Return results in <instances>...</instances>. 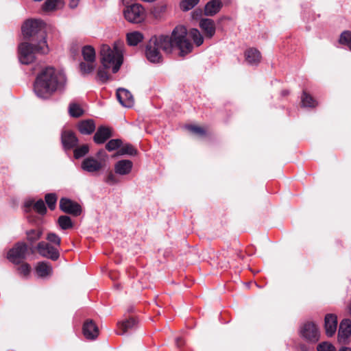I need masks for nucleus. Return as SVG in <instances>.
Returning a JSON list of instances; mask_svg holds the SVG:
<instances>
[{"instance_id":"obj_1","label":"nucleus","mask_w":351,"mask_h":351,"mask_svg":"<svg viewBox=\"0 0 351 351\" xmlns=\"http://www.w3.org/2000/svg\"><path fill=\"white\" fill-rule=\"evenodd\" d=\"M186 34V28L183 25H178L174 28L171 36H153L146 46L145 56L147 60L151 62L158 63L162 58L161 51L170 53L175 47L180 50V56L191 52L193 45L185 39Z\"/></svg>"},{"instance_id":"obj_2","label":"nucleus","mask_w":351,"mask_h":351,"mask_svg":"<svg viewBox=\"0 0 351 351\" xmlns=\"http://www.w3.org/2000/svg\"><path fill=\"white\" fill-rule=\"evenodd\" d=\"M66 83V77L62 71L48 66L37 76L34 90L37 97L48 99L56 91L64 88Z\"/></svg>"},{"instance_id":"obj_3","label":"nucleus","mask_w":351,"mask_h":351,"mask_svg":"<svg viewBox=\"0 0 351 351\" xmlns=\"http://www.w3.org/2000/svg\"><path fill=\"white\" fill-rule=\"evenodd\" d=\"M123 43L120 41L114 42L112 47L108 45L101 47V62L105 69H112L113 73H117L123 63Z\"/></svg>"},{"instance_id":"obj_4","label":"nucleus","mask_w":351,"mask_h":351,"mask_svg":"<svg viewBox=\"0 0 351 351\" xmlns=\"http://www.w3.org/2000/svg\"><path fill=\"white\" fill-rule=\"evenodd\" d=\"M18 50L19 62L23 64H29L36 60V53H47L49 51V47L44 38L36 47L27 42L22 43L19 45Z\"/></svg>"},{"instance_id":"obj_5","label":"nucleus","mask_w":351,"mask_h":351,"mask_svg":"<svg viewBox=\"0 0 351 351\" xmlns=\"http://www.w3.org/2000/svg\"><path fill=\"white\" fill-rule=\"evenodd\" d=\"M108 160V156L106 152L104 150H99L95 156L86 158L82 163V168L89 173L97 172L105 168Z\"/></svg>"},{"instance_id":"obj_6","label":"nucleus","mask_w":351,"mask_h":351,"mask_svg":"<svg viewBox=\"0 0 351 351\" xmlns=\"http://www.w3.org/2000/svg\"><path fill=\"white\" fill-rule=\"evenodd\" d=\"M125 19L130 23H140L145 19V11L138 3L128 5L123 10Z\"/></svg>"},{"instance_id":"obj_7","label":"nucleus","mask_w":351,"mask_h":351,"mask_svg":"<svg viewBox=\"0 0 351 351\" xmlns=\"http://www.w3.org/2000/svg\"><path fill=\"white\" fill-rule=\"evenodd\" d=\"M27 252V244L19 242L8 251L7 258L14 264H19L26 258Z\"/></svg>"},{"instance_id":"obj_8","label":"nucleus","mask_w":351,"mask_h":351,"mask_svg":"<svg viewBox=\"0 0 351 351\" xmlns=\"http://www.w3.org/2000/svg\"><path fill=\"white\" fill-rule=\"evenodd\" d=\"M44 26L45 23L41 20H27L22 26L23 35L26 38L36 36L43 32Z\"/></svg>"},{"instance_id":"obj_9","label":"nucleus","mask_w":351,"mask_h":351,"mask_svg":"<svg viewBox=\"0 0 351 351\" xmlns=\"http://www.w3.org/2000/svg\"><path fill=\"white\" fill-rule=\"evenodd\" d=\"M37 250L42 256L47 258L57 260L59 257V252L57 247L44 241L38 244Z\"/></svg>"},{"instance_id":"obj_10","label":"nucleus","mask_w":351,"mask_h":351,"mask_svg":"<svg viewBox=\"0 0 351 351\" xmlns=\"http://www.w3.org/2000/svg\"><path fill=\"white\" fill-rule=\"evenodd\" d=\"M351 336V320L343 319L339 324L337 339L340 343H347Z\"/></svg>"},{"instance_id":"obj_11","label":"nucleus","mask_w":351,"mask_h":351,"mask_svg":"<svg viewBox=\"0 0 351 351\" xmlns=\"http://www.w3.org/2000/svg\"><path fill=\"white\" fill-rule=\"evenodd\" d=\"M300 333L303 337L308 341H316L319 339L318 328L312 322L304 324L300 329Z\"/></svg>"},{"instance_id":"obj_12","label":"nucleus","mask_w":351,"mask_h":351,"mask_svg":"<svg viewBox=\"0 0 351 351\" xmlns=\"http://www.w3.org/2000/svg\"><path fill=\"white\" fill-rule=\"evenodd\" d=\"M60 208L64 213L75 215H78L81 213L80 205L67 198H62L60 199Z\"/></svg>"},{"instance_id":"obj_13","label":"nucleus","mask_w":351,"mask_h":351,"mask_svg":"<svg viewBox=\"0 0 351 351\" xmlns=\"http://www.w3.org/2000/svg\"><path fill=\"white\" fill-rule=\"evenodd\" d=\"M337 328V317L335 314H327L324 318V328L328 337H332Z\"/></svg>"},{"instance_id":"obj_14","label":"nucleus","mask_w":351,"mask_h":351,"mask_svg":"<svg viewBox=\"0 0 351 351\" xmlns=\"http://www.w3.org/2000/svg\"><path fill=\"white\" fill-rule=\"evenodd\" d=\"M199 26L204 33L206 38H211L215 35L216 26L213 20L202 19L199 23Z\"/></svg>"},{"instance_id":"obj_15","label":"nucleus","mask_w":351,"mask_h":351,"mask_svg":"<svg viewBox=\"0 0 351 351\" xmlns=\"http://www.w3.org/2000/svg\"><path fill=\"white\" fill-rule=\"evenodd\" d=\"M117 97L120 104L127 108L133 106L134 101L132 94L125 88H119L117 91Z\"/></svg>"},{"instance_id":"obj_16","label":"nucleus","mask_w":351,"mask_h":351,"mask_svg":"<svg viewBox=\"0 0 351 351\" xmlns=\"http://www.w3.org/2000/svg\"><path fill=\"white\" fill-rule=\"evenodd\" d=\"M132 167L133 163L131 160H121L114 165V171L118 175H128L131 172Z\"/></svg>"},{"instance_id":"obj_17","label":"nucleus","mask_w":351,"mask_h":351,"mask_svg":"<svg viewBox=\"0 0 351 351\" xmlns=\"http://www.w3.org/2000/svg\"><path fill=\"white\" fill-rule=\"evenodd\" d=\"M83 334L88 339H94L98 336V328L92 320H88L84 323Z\"/></svg>"},{"instance_id":"obj_18","label":"nucleus","mask_w":351,"mask_h":351,"mask_svg":"<svg viewBox=\"0 0 351 351\" xmlns=\"http://www.w3.org/2000/svg\"><path fill=\"white\" fill-rule=\"evenodd\" d=\"M36 275L41 278H47L52 275L53 269L51 265L47 262H39L36 266Z\"/></svg>"},{"instance_id":"obj_19","label":"nucleus","mask_w":351,"mask_h":351,"mask_svg":"<svg viewBox=\"0 0 351 351\" xmlns=\"http://www.w3.org/2000/svg\"><path fill=\"white\" fill-rule=\"evenodd\" d=\"M245 59L249 64H258L261 60V52L256 48L247 49L245 51Z\"/></svg>"},{"instance_id":"obj_20","label":"nucleus","mask_w":351,"mask_h":351,"mask_svg":"<svg viewBox=\"0 0 351 351\" xmlns=\"http://www.w3.org/2000/svg\"><path fill=\"white\" fill-rule=\"evenodd\" d=\"M64 5V0H46L42 5V10L46 13L53 12L62 8Z\"/></svg>"},{"instance_id":"obj_21","label":"nucleus","mask_w":351,"mask_h":351,"mask_svg":"<svg viewBox=\"0 0 351 351\" xmlns=\"http://www.w3.org/2000/svg\"><path fill=\"white\" fill-rule=\"evenodd\" d=\"M221 7V0H211L206 4L204 14L206 16H214L220 11Z\"/></svg>"},{"instance_id":"obj_22","label":"nucleus","mask_w":351,"mask_h":351,"mask_svg":"<svg viewBox=\"0 0 351 351\" xmlns=\"http://www.w3.org/2000/svg\"><path fill=\"white\" fill-rule=\"evenodd\" d=\"M112 136L111 130L108 128L100 127L94 135V141L97 144L104 143Z\"/></svg>"},{"instance_id":"obj_23","label":"nucleus","mask_w":351,"mask_h":351,"mask_svg":"<svg viewBox=\"0 0 351 351\" xmlns=\"http://www.w3.org/2000/svg\"><path fill=\"white\" fill-rule=\"evenodd\" d=\"M77 128L82 134H90L95 130V124L92 119L84 120L79 122Z\"/></svg>"},{"instance_id":"obj_24","label":"nucleus","mask_w":351,"mask_h":351,"mask_svg":"<svg viewBox=\"0 0 351 351\" xmlns=\"http://www.w3.org/2000/svg\"><path fill=\"white\" fill-rule=\"evenodd\" d=\"M62 142L66 149L74 147L77 143V138L71 132H64L62 134Z\"/></svg>"},{"instance_id":"obj_25","label":"nucleus","mask_w":351,"mask_h":351,"mask_svg":"<svg viewBox=\"0 0 351 351\" xmlns=\"http://www.w3.org/2000/svg\"><path fill=\"white\" fill-rule=\"evenodd\" d=\"M189 36V38H191L193 41V43L199 47L200 45H202L204 43V37L202 35V34L200 33V32L197 29H195V28H192L191 29L189 32L186 31V34L185 36V39L189 42L187 39H186V36Z\"/></svg>"},{"instance_id":"obj_26","label":"nucleus","mask_w":351,"mask_h":351,"mask_svg":"<svg viewBox=\"0 0 351 351\" xmlns=\"http://www.w3.org/2000/svg\"><path fill=\"white\" fill-rule=\"evenodd\" d=\"M143 38V34L139 32H133L127 34V42L131 46L137 45Z\"/></svg>"},{"instance_id":"obj_27","label":"nucleus","mask_w":351,"mask_h":351,"mask_svg":"<svg viewBox=\"0 0 351 351\" xmlns=\"http://www.w3.org/2000/svg\"><path fill=\"white\" fill-rule=\"evenodd\" d=\"M82 53L84 61L95 62V51L93 47L84 46L82 48Z\"/></svg>"},{"instance_id":"obj_28","label":"nucleus","mask_w":351,"mask_h":351,"mask_svg":"<svg viewBox=\"0 0 351 351\" xmlns=\"http://www.w3.org/2000/svg\"><path fill=\"white\" fill-rule=\"evenodd\" d=\"M69 113L72 117H79L84 114V110L80 104L72 102L69 106Z\"/></svg>"},{"instance_id":"obj_29","label":"nucleus","mask_w":351,"mask_h":351,"mask_svg":"<svg viewBox=\"0 0 351 351\" xmlns=\"http://www.w3.org/2000/svg\"><path fill=\"white\" fill-rule=\"evenodd\" d=\"M81 72L83 74L91 73L96 67L95 62L84 61L80 64Z\"/></svg>"},{"instance_id":"obj_30","label":"nucleus","mask_w":351,"mask_h":351,"mask_svg":"<svg viewBox=\"0 0 351 351\" xmlns=\"http://www.w3.org/2000/svg\"><path fill=\"white\" fill-rule=\"evenodd\" d=\"M137 322L133 317L130 318L128 320L122 322L119 324V327L122 330V332L120 335H123L128 330L134 328L136 325Z\"/></svg>"},{"instance_id":"obj_31","label":"nucleus","mask_w":351,"mask_h":351,"mask_svg":"<svg viewBox=\"0 0 351 351\" xmlns=\"http://www.w3.org/2000/svg\"><path fill=\"white\" fill-rule=\"evenodd\" d=\"M31 205L34 206V210L39 214L43 215L45 213L46 207L44 202L42 199H40L34 203V201H29L26 203L27 206H30Z\"/></svg>"},{"instance_id":"obj_32","label":"nucleus","mask_w":351,"mask_h":351,"mask_svg":"<svg viewBox=\"0 0 351 351\" xmlns=\"http://www.w3.org/2000/svg\"><path fill=\"white\" fill-rule=\"evenodd\" d=\"M136 150L133 147L132 145L130 144H126L125 145H123L122 147H120V149L118 150L117 155H136Z\"/></svg>"},{"instance_id":"obj_33","label":"nucleus","mask_w":351,"mask_h":351,"mask_svg":"<svg viewBox=\"0 0 351 351\" xmlns=\"http://www.w3.org/2000/svg\"><path fill=\"white\" fill-rule=\"evenodd\" d=\"M339 43L342 45H346L349 49L351 50V32H343L341 34Z\"/></svg>"},{"instance_id":"obj_34","label":"nucleus","mask_w":351,"mask_h":351,"mask_svg":"<svg viewBox=\"0 0 351 351\" xmlns=\"http://www.w3.org/2000/svg\"><path fill=\"white\" fill-rule=\"evenodd\" d=\"M26 235L27 241L34 242L40 238L42 231L40 230H30L26 232Z\"/></svg>"},{"instance_id":"obj_35","label":"nucleus","mask_w":351,"mask_h":351,"mask_svg":"<svg viewBox=\"0 0 351 351\" xmlns=\"http://www.w3.org/2000/svg\"><path fill=\"white\" fill-rule=\"evenodd\" d=\"M199 0H182L180 2V8L183 11H188L193 8Z\"/></svg>"},{"instance_id":"obj_36","label":"nucleus","mask_w":351,"mask_h":351,"mask_svg":"<svg viewBox=\"0 0 351 351\" xmlns=\"http://www.w3.org/2000/svg\"><path fill=\"white\" fill-rule=\"evenodd\" d=\"M58 224L63 230H66L72 227L71 218L68 216H60L58 220Z\"/></svg>"},{"instance_id":"obj_37","label":"nucleus","mask_w":351,"mask_h":351,"mask_svg":"<svg viewBox=\"0 0 351 351\" xmlns=\"http://www.w3.org/2000/svg\"><path fill=\"white\" fill-rule=\"evenodd\" d=\"M302 104L304 107H315L317 105L316 101L311 96L304 93L302 96Z\"/></svg>"},{"instance_id":"obj_38","label":"nucleus","mask_w":351,"mask_h":351,"mask_svg":"<svg viewBox=\"0 0 351 351\" xmlns=\"http://www.w3.org/2000/svg\"><path fill=\"white\" fill-rule=\"evenodd\" d=\"M89 151V147L88 145H83L79 147H77L74 150V156L76 158H80L86 155Z\"/></svg>"},{"instance_id":"obj_39","label":"nucleus","mask_w":351,"mask_h":351,"mask_svg":"<svg viewBox=\"0 0 351 351\" xmlns=\"http://www.w3.org/2000/svg\"><path fill=\"white\" fill-rule=\"evenodd\" d=\"M317 351H336L335 347L330 342L323 341L317 345Z\"/></svg>"},{"instance_id":"obj_40","label":"nucleus","mask_w":351,"mask_h":351,"mask_svg":"<svg viewBox=\"0 0 351 351\" xmlns=\"http://www.w3.org/2000/svg\"><path fill=\"white\" fill-rule=\"evenodd\" d=\"M45 201L51 210H53L57 202V197L54 193H49L45 195Z\"/></svg>"},{"instance_id":"obj_41","label":"nucleus","mask_w":351,"mask_h":351,"mask_svg":"<svg viewBox=\"0 0 351 351\" xmlns=\"http://www.w3.org/2000/svg\"><path fill=\"white\" fill-rule=\"evenodd\" d=\"M121 141L119 139H112L106 145V148L109 152L115 150L117 148H120L121 146Z\"/></svg>"},{"instance_id":"obj_42","label":"nucleus","mask_w":351,"mask_h":351,"mask_svg":"<svg viewBox=\"0 0 351 351\" xmlns=\"http://www.w3.org/2000/svg\"><path fill=\"white\" fill-rule=\"evenodd\" d=\"M47 240L53 244L54 246H59L60 245L61 239L56 234L50 232L47 234Z\"/></svg>"},{"instance_id":"obj_43","label":"nucleus","mask_w":351,"mask_h":351,"mask_svg":"<svg viewBox=\"0 0 351 351\" xmlns=\"http://www.w3.org/2000/svg\"><path fill=\"white\" fill-rule=\"evenodd\" d=\"M187 129L193 134L198 136H202L206 134V130L200 126L191 125L187 126Z\"/></svg>"},{"instance_id":"obj_44","label":"nucleus","mask_w":351,"mask_h":351,"mask_svg":"<svg viewBox=\"0 0 351 351\" xmlns=\"http://www.w3.org/2000/svg\"><path fill=\"white\" fill-rule=\"evenodd\" d=\"M166 9L167 8L165 5L158 6L154 8L152 13L155 19H159L162 16L163 14L166 12Z\"/></svg>"},{"instance_id":"obj_45","label":"nucleus","mask_w":351,"mask_h":351,"mask_svg":"<svg viewBox=\"0 0 351 351\" xmlns=\"http://www.w3.org/2000/svg\"><path fill=\"white\" fill-rule=\"evenodd\" d=\"M18 271L19 272L24 276H27L29 275L30 271H31V267L29 266V264L27 263H23L18 268Z\"/></svg>"},{"instance_id":"obj_46","label":"nucleus","mask_w":351,"mask_h":351,"mask_svg":"<svg viewBox=\"0 0 351 351\" xmlns=\"http://www.w3.org/2000/svg\"><path fill=\"white\" fill-rule=\"evenodd\" d=\"M105 182L110 185H114L118 183V180L112 173H110L106 176Z\"/></svg>"},{"instance_id":"obj_47","label":"nucleus","mask_w":351,"mask_h":351,"mask_svg":"<svg viewBox=\"0 0 351 351\" xmlns=\"http://www.w3.org/2000/svg\"><path fill=\"white\" fill-rule=\"evenodd\" d=\"M97 76L99 79L102 82H106L108 79V73L104 69H99L98 70Z\"/></svg>"},{"instance_id":"obj_48","label":"nucleus","mask_w":351,"mask_h":351,"mask_svg":"<svg viewBox=\"0 0 351 351\" xmlns=\"http://www.w3.org/2000/svg\"><path fill=\"white\" fill-rule=\"evenodd\" d=\"M80 1V0H70L69 2V7L71 9H75L78 6Z\"/></svg>"},{"instance_id":"obj_49","label":"nucleus","mask_w":351,"mask_h":351,"mask_svg":"<svg viewBox=\"0 0 351 351\" xmlns=\"http://www.w3.org/2000/svg\"><path fill=\"white\" fill-rule=\"evenodd\" d=\"M339 351H351V348L348 347H342L339 349Z\"/></svg>"},{"instance_id":"obj_50","label":"nucleus","mask_w":351,"mask_h":351,"mask_svg":"<svg viewBox=\"0 0 351 351\" xmlns=\"http://www.w3.org/2000/svg\"><path fill=\"white\" fill-rule=\"evenodd\" d=\"M133 0H122L123 3L124 4H129L130 2H132Z\"/></svg>"}]
</instances>
